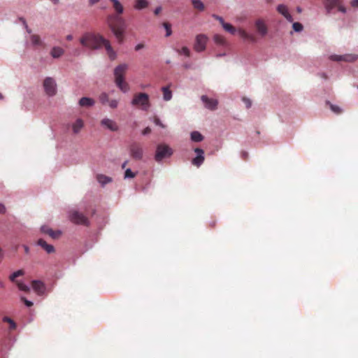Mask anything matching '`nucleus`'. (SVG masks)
I'll list each match as a JSON object with an SVG mask.
<instances>
[{
    "label": "nucleus",
    "mask_w": 358,
    "mask_h": 358,
    "mask_svg": "<svg viewBox=\"0 0 358 358\" xmlns=\"http://www.w3.org/2000/svg\"><path fill=\"white\" fill-rule=\"evenodd\" d=\"M127 69L128 66L126 64H122L114 70L115 84L123 92H127L129 90L128 83L124 81V75Z\"/></svg>",
    "instance_id": "3"
},
{
    "label": "nucleus",
    "mask_w": 358,
    "mask_h": 358,
    "mask_svg": "<svg viewBox=\"0 0 358 358\" xmlns=\"http://www.w3.org/2000/svg\"><path fill=\"white\" fill-rule=\"evenodd\" d=\"M66 38L68 41H71L73 38V36L71 34H69V35L66 36Z\"/></svg>",
    "instance_id": "54"
},
{
    "label": "nucleus",
    "mask_w": 358,
    "mask_h": 358,
    "mask_svg": "<svg viewBox=\"0 0 358 358\" xmlns=\"http://www.w3.org/2000/svg\"><path fill=\"white\" fill-rule=\"evenodd\" d=\"M191 139L194 142H201L203 137L199 131H193L191 133Z\"/></svg>",
    "instance_id": "27"
},
{
    "label": "nucleus",
    "mask_w": 358,
    "mask_h": 358,
    "mask_svg": "<svg viewBox=\"0 0 358 358\" xmlns=\"http://www.w3.org/2000/svg\"><path fill=\"white\" fill-rule=\"evenodd\" d=\"M241 155H242V157H243V159H246L248 158V152H246L245 151H243L241 152Z\"/></svg>",
    "instance_id": "52"
},
{
    "label": "nucleus",
    "mask_w": 358,
    "mask_h": 358,
    "mask_svg": "<svg viewBox=\"0 0 358 358\" xmlns=\"http://www.w3.org/2000/svg\"><path fill=\"white\" fill-rule=\"evenodd\" d=\"M21 300L24 303V304L27 306V307H31L33 306V303L30 301H28L26 298L24 297H22L21 298Z\"/></svg>",
    "instance_id": "42"
},
{
    "label": "nucleus",
    "mask_w": 358,
    "mask_h": 358,
    "mask_svg": "<svg viewBox=\"0 0 358 358\" xmlns=\"http://www.w3.org/2000/svg\"><path fill=\"white\" fill-rule=\"evenodd\" d=\"M163 26L165 28L166 31V36H171L172 34L171 24L169 22H164Z\"/></svg>",
    "instance_id": "38"
},
{
    "label": "nucleus",
    "mask_w": 358,
    "mask_h": 358,
    "mask_svg": "<svg viewBox=\"0 0 358 358\" xmlns=\"http://www.w3.org/2000/svg\"><path fill=\"white\" fill-rule=\"evenodd\" d=\"M97 180L99 183L105 185L111 182V178L104 175H98Z\"/></svg>",
    "instance_id": "29"
},
{
    "label": "nucleus",
    "mask_w": 358,
    "mask_h": 358,
    "mask_svg": "<svg viewBox=\"0 0 358 358\" xmlns=\"http://www.w3.org/2000/svg\"><path fill=\"white\" fill-rule=\"evenodd\" d=\"M327 104H329L331 110L334 113H336L337 115L341 114L343 111L342 109L339 106H338L336 105H334V104L331 103L329 101H327Z\"/></svg>",
    "instance_id": "32"
},
{
    "label": "nucleus",
    "mask_w": 358,
    "mask_h": 358,
    "mask_svg": "<svg viewBox=\"0 0 358 358\" xmlns=\"http://www.w3.org/2000/svg\"><path fill=\"white\" fill-rule=\"evenodd\" d=\"M31 41L34 45H40L42 44L40 36L36 34H34L31 36Z\"/></svg>",
    "instance_id": "33"
},
{
    "label": "nucleus",
    "mask_w": 358,
    "mask_h": 358,
    "mask_svg": "<svg viewBox=\"0 0 358 358\" xmlns=\"http://www.w3.org/2000/svg\"><path fill=\"white\" fill-rule=\"evenodd\" d=\"M127 161L124 162L122 164V169H124V168H125V166H126V165H127Z\"/></svg>",
    "instance_id": "55"
},
{
    "label": "nucleus",
    "mask_w": 358,
    "mask_h": 358,
    "mask_svg": "<svg viewBox=\"0 0 358 358\" xmlns=\"http://www.w3.org/2000/svg\"><path fill=\"white\" fill-rule=\"evenodd\" d=\"M80 42L83 46L92 50L104 46L111 60L116 57L115 52L113 50L110 42L100 35L86 33L80 38Z\"/></svg>",
    "instance_id": "2"
},
{
    "label": "nucleus",
    "mask_w": 358,
    "mask_h": 358,
    "mask_svg": "<svg viewBox=\"0 0 358 358\" xmlns=\"http://www.w3.org/2000/svg\"><path fill=\"white\" fill-rule=\"evenodd\" d=\"M101 124L112 131H117L119 129L117 123L109 118L103 119L101 121Z\"/></svg>",
    "instance_id": "17"
},
{
    "label": "nucleus",
    "mask_w": 358,
    "mask_h": 358,
    "mask_svg": "<svg viewBox=\"0 0 358 358\" xmlns=\"http://www.w3.org/2000/svg\"><path fill=\"white\" fill-rule=\"evenodd\" d=\"M24 248L25 252H26V253H28V252H29V248H28L27 246H26V245H25V246H24Z\"/></svg>",
    "instance_id": "57"
},
{
    "label": "nucleus",
    "mask_w": 358,
    "mask_h": 358,
    "mask_svg": "<svg viewBox=\"0 0 358 358\" xmlns=\"http://www.w3.org/2000/svg\"><path fill=\"white\" fill-rule=\"evenodd\" d=\"M136 173H134L130 169H127L124 172L125 178H134Z\"/></svg>",
    "instance_id": "37"
},
{
    "label": "nucleus",
    "mask_w": 358,
    "mask_h": 358,
    "mask_svg": "<svg viewBox=\"0 0 358 358\" xmlns=\"http://www.w3.org/2000/svg\"><path fill=\"white\" fill-rule=\"evenodd\" d=\"M162 11V8L159 6V7H157L155 8L154 13L155 15H158L159 14V13Z\"/></svg>",
    "instance_id": "51"
},
{
    "label": "nucleus",
    "mask_w": 358,
    "mask_h": 358,
    "mask_svg": "<svg viewBox=\"0 0 358 358\" xmlns=\"http://www.w3.org/2000/svg\"><path fill=\"white\" fill-rule=\"evenodd\" d=\"M213 17L215 20H218L222 25L224 24V21L222 17L216 15H213Z\"/></svg>",
    "instance_id": "44"
},
{
    "label": "nucleus",
    "mask_w": 358,
    "mask_h": 358,
    "mask_svg": "<svg viewBox=\"0 0 358 358\" xmlns=\"http://www.w3.org/2000/svg\"><path fill=\"white\" fill-rule=\"evenodd\" d=\"M95 103V101L89 97H83L79 100V105L81 107H91Z\"/></svg>",
    "instance_id": "21"
},
{
    "label": "nucleus",
    "mask_w": 358,
    "mask_h": 358,
    "mask_svg": "<svg viewBox=\"0 0 358 358\" xmlns=\"http://www.w3.org/2000/svg\"><path fill=\"white\" fill-rule=\"evenodd\" d=\"M3 95L0 93V99H3Z\"/></svg>",
    "instance_id": "60"
},
{
    "label": "nucleus",
    "mask_w": 358,
    "mask_h": 358,
    "mask_svg": "<svg viewBox=\"0 0 358 358\" xmlns=\"http://www.w3.org/2000/svg\"><path fill=\"white\" fill-rule=\"evenodd\" d=\"M330 59L336 62H353L356 61L358 58V55L354 54H346L344 55H333L330 56Z\"/></svg>",
    "instance_id": "11"
},
{
    "label": "nucleus",
    "mask_w": 358,
    "mask_h": 358,
    "mask_svg": "<svg viewBox=\"0 0 358 358\" xmlns=\"http://www.w3.org/2000/svg\"><path fill=\"white\" fill-rule=\"evenodd\" d=\"M357 88H358V85H357Z\"/></svg>",
    "instance_id": "61"
},
{
    "label": "nucleus",
    "mask_w": 358,
    "mask_h": 358,
    "mask_svg": "<svg viewBox=\"0 0 358 358\" xmlns=\"http://www.w3.org/2000/svg\"><path fill=\"white\" fill-rule=\"evenodd\" d=\"M53 3L57 4L59 3V0H50Z\"/></svg>",
    "instance_id": "56"
},
{
    "label": "nucleus",
    "mask_w": 358,
    "mask_h": 358,
    "mask_svg": "<svg viewBox=\"0 0 358 358\" xmlns=\"http://www.w3.org/2000/svg\"><path fill=\"white\" fill-rule=\"evenodd\" d=\"M322 77L324 79H327V76L325 74V73H322Z\"/></svg>",
    "instance_id": "58"
},
{
    "label": "nucleus",
    "mask_w": 358,
    "mask_h": 358,
    "mask_svg": "<svg viewBox=\"0 0 358 358\" xmlns=\"http://www.w3.org/2000/svg\"><path fill=\"white\" fill-rule=\"evenodd\" d=\"M84 126V122L82 119H77L76 121L73 124L72 129L74 134H78L80 131Z\"/></svg>",
    "instance_id": "22"
},
{
    "label": "nucleus",
    "mask_w": 358,
    "mask_h": 358,
    "mask_svg": "<svg viewBox=\"0 0 358 358\" xmlns=\"http://www.w3.org/2000/svg\"><path fill=\"white\" fill-rule=\"evenodd\" d=\"M208 37L205 34H199L196 36L194 49L200 52L206 50Z\"/></svg>",
    "instance_id": "9"
},
{
    "label": "nucleus",
    "mask_w": 358,
    "mask_h": 358,
    "mask_svg": "<svg viewBox=\"0 0 358 358\" xmlns=\"http://www.w3.org/2000/svg\"><path fill=\"white\" fill-rule=\"evenodd\" d=\"M222 27L226 31H227L231 34H235V33L236 31L235 27L234 26H232L231 24L224 22V24H222Z\"/></svg>",
    "instance_id": "31"
},
{
    "label": "nucleus",
    "mask_w": 358,
    "mask_h": 358,
    "mask_svg": "<svg viewBox=\"0 0 358 358\" xmlns=\"http://www.w3.org/2000/svg\"><path fill=\"white\" fill-rule=\"evenodd\" d=\"M154 122L156 125L159 126L162 128H165V125L161 122V120L157 117H155Z\"/></svg>",
    "instance_id": "40"
},
{
    "label": "nucleus",
    "mask_w": 358,
    "mask_h": 358,
    "mask_svg": "<svg viewBox=\"0 0 358 358\" xmlns=\"http://www.w3.org/2000/svg\"><path fill=\"white\" fill-rule=\"evenodd\" d=\"M193 8L199 12L205 10L206 7L204 3L201 0H190Z\"/></svg>",
    "instance_id": "23"
},
{
    "label": "nucleus",
    "mask_w": 358,
    "mask_h": 358,
    "mask_svg": "<svg viewBox=\"0 0 358 358\" xmlns=\"http://www.w3.org/2000/svg\"><path fill=\"white\" fill-rule=\"evenodd\" d=\"M239 35L244 39H246L248 38V34L243 29H239L238 30Z\"/></svg>",
    "instance_id": "41"
},
{
    "label": "nucleus",
    "mask_w": 358,
    "mask_h": 358,
    "mask_svg": "<svg viewBox=\"0 0 358 358\" xmlns=\"http://www.w3.org/2000/svg\"><path fill=\"white\" fill-rule=\"evenodd\" d=\"M247 40H249L252 42H255L256 41V38L255 36L252 35V34H248V38H246Z\"/></svg>",
    "instance_id": "47"
},
{
    "label": "nucleus",
    "mask_w": 358,
    "mask_h": 358,
    "mask_svg": "<svg viewBox=\"0 0 358 358\" xmlns=\"http://www.w3.org/2000/svg\"><path fill=\"white\" fill-rule=\"evenodd\" d=\"M342 0H325V6L328 13H330L333 8H337L338 10L345 13L346 8L341 4Z\"/></svg>",
    "instance_id": "10"
},
{
    "label": "nucleus",
    "mask_w": 358,
    "mask_h": 358,
    "mask_svg": "<svg viewBox=\"0 0 358 358\" xmlns=\"http://www.w3.org/2000/svg\"><path fill=\"white\" fill-rule=\"evenodd\" d=\"M3 321L5 322H8V324H10V330L15 329L17 326H16L15 322L12 319H10L8 317H4L3 318Z\"/></svg>",
    "instance_id": "35"
},
{
    "label": "nucleus",
    "mask_w": 358,
    "mask_h": 358,
    "mask_svg": "<svg viewBox=\"0 0 358 358\" xmlns=\"http://www.w3.org/2000/svg\"><path fill=\"white\" fill-rule=\"evenodd\" d=\"M43 87L48 96H53L57 92V85L55 80L48 77L43 81Z\"/></svg>",
    "instance_id": "7"
},
{
    "label": "nucleus",
    "mask_w": 358,
    "mask_h": 358,
    "mask_svg": "<svg viewBox=\"0 0 358 358\" xmlns=\"http://www.w3.org/2000/svg\"><path fill=\"white\" fill-rule=\"evenodd\" d=\"M31 287L34 292L38 295H43L45 292V285L41 280H33L31 282Z\"/></svg>",
    "instance_id": "15"
},
{
    "label": "nucleus",
    "mask_w": 358,
    "mask_h": 358,
    "mask_svg": "<svg viewBox=\"0 0 358 358\" xmlns=\"http://www.w3.org/2000/svg\"><path fill=\"white\" fill-rule=\"evenodd\" d=\"M151 132V129L149 127H147L142 131L143 135H147Z\"/></svg>",
    "instance_id": "46"
},
{
    "label": "nucleus",
    "mask_w": 358,
    "mask_h": 358,
    "mask_svg": "<svg viewBox=\"0 0 358 358\" xmlns=\"http://www.w3.org/2000/svg\"><path fill=\"white\" fill-rule=\"evenodd\" d=\"M350 3L352 7H358V0H352Z\"/></svg>",
    "instance_id": "50"
},
{
    "label": "nucleus",
    "mask_w": 358,
    "mask_h": 358,
    "mask_svg": "<svg viewBox=\"0 0 358 358\" xmlns=\"http://www.w3.org/2000/svg\"><path fill=\"white\" fill-rule=\"evenodd\" d=\"M6 213V208L4 205L0 203V214H4Z\"/></svg>",
    "instance_id": "49"
},
{
    "label": "nucleus",
    "mask_w": 358,
    "mask_h": 358,
    "mask_svg": "<svg viewBox=\"0 0 358 358\" xmlns=\"http://www.w3.org/2000/svg\"><path fill=\"white\" fill-rule=\"evenodd\" d=\"M148 4L149 3L148 0H136L134 8L136 10H142L147 8Z\"/></svg>",
    "instance_id": "25"
},
{
    "label": "nucleus",
    "mask_w": 358,
    "mask_h": 358,
    "mask_svg": "<svg viewBox=\"0 0 358 358\" xmlns=\"http://www.w3.org/2000/svg\"><path fill=\"white\" fill-rule=\"evenodd\" d=\"M113 3V7L116 14L109 15L107 17V24L120 43L123 41L125 29V22L120 16L123 13V6L118 0H109Z\"/></svg>",
    "instance_id": "1"
},
{
    "label": "nucleus",
    "mask_w": 358,
    "mask_h": 358,
    "mask_svg": "<svg viewBox=\"0 0 358 358\" xmlns=\"http://www.w3.org/2000/svg\"><path fill=\"white\" fill-rule=\"evenodd\" d=\"M100 0H89V2H90V5H93L94 3H96L99 1Z\"/></svg>",
    "instance_id": "53"
},
{
    "label": "nucleus",
    "mask_w": 358,
    "mask_h": 358,
    "mask_svg": "<svg viewBox=\"0 0 358 358\" xmlns=\"http://www.w3.org/2000/svg\"><path fill=\"white\" fill-rule=\"evenodd\" d=\"M4 287L3 282H0V287Z\"/></svg>",
    "instance_id": "59"
},
{
    "label": "nucleus",
    "mask_w": 358,
    "mask_h": 358,
    "mask_svg": "<svg viewBox=\"0 0 358 358\" xmlns=\"http://www.w3.org/2000/svg\"><path fill=\"white\" fill-rule=\"evenodd\" d=\"M41 229L43 234H48L54 239L58 238L61 235V231H53L52 229L47 226H43Z\"/></svg>",
    "instance_id": "19"
},
{
    "label": "nucleus",
    "mask_w": 358,
    "mask_h": 358,
    "mask_svg": "<svg viewBox=\"0 0 358 358\" xmlns=\"http://www.w3.org/2000/svg\"><path fill=\"white\" fill-rule=\"evenodd\" d=\"M24 274V272L23 270L20 269V270H18L15 272H14L13 273H12L10 276H9V279L10 281L13 282H17V280H16V278L17 277H20V276H22Z\"/></svg>",
    "instance_id": "28"
},
{
    "label": "nucleus",
    "mask_w": 358,
    "mask_h": 358,
    "mask_svg": "<svg viewBox=\"0 0 358 358\" xmlns=\"http://www.w3.org/2000/svg\"><path fill=\"white\" fill-rule=\"evenodd\" d=\"M201 99L203 102L206 108L210 110H215L217 109L218 105L217 99H210L206 95H202Z\"/></svg>",
    "instance_id": "13"
},
{
    "label": "nucleus",
    "mask_w": 358,
    "mask_h": 358,
    "mask_svg": "<svg viewBox=\"0 0 358 358\" xmlns=\"http://www.w3.org/2000/svg\"><path fill=\"white\" fill-rule=\"evenodd\" d=\"M292 27L295 31H301L303 29V26L299 22L293 23Z\"/></svg>",
    "instance_id": "39"
},
{
    "label": "nucleus",
    "mask_w": 358,
    "mask_h": 358,
    "mask_svg": "<svg viewBox=\"0 0 358 358\" xmlns=\"http://www.w3.org/2000/svg\"><path fill=\"white\" fill-rule=\"evenodd\" d=\"M69 217L71 222L76 224L88 226L90 224L88 218L82 213L76 210H72L69 212Z\"/></svg>",
    "instance_id": "6"
},
{
    "label": "nucleus",
    "mask_w": 358,
    "mask_h": 358,
    "mask_svg": "<svg viewBox=\"0 0 358 358\" xmlns=\"http://www.w3.org/2000/svg\"><path fill=\"white\" fill-rule=\"evenodd\" d=\"M20 20L22 22L23 24L24 25V27H25V28H26V29H27V31L28 33H29V34H30L31 31V29L28 27V25H27V22H26L25 20H24V19H23V18H20Z\"/></svg>",
    "instance_id": "45"
},
{
    "label": "nucleus",
    "mask_w": 358,
    "mask_h": 358,
    "mask_svg": "<svg viewBox=\"0 0 358 358\" xmlns=\"http://www.w3.org/2000/svg\"><path fill=\"white\" fill-rule=\"evenodd\" d=\"M173 150L168 145L165 143L159 144L156 148L155 159L159 162L163 159L169 157L173 155Z\"/></svg>",
    "instance_id": "4"
},
{
    "label": "nucleus",
    "mask_w": 358,
    "mask_h": 358,
    "mask_svg": "<svg viewBox=\"0 0 358 358\" xmlns=\"http://www.w3.org/2000/svg\"><path fill=\"white\" fill-rule=\"evenodd\" d=\"M163 92V98L165 101H169L171 100L172 97V93L171 91L169 90V87H163L162 89Z\"/></svg>",
    "instance_id": "26"
},
{
    "label": "nucleus",
    "mask_w": 358,
    "mask_h": 358,
    "mask_svg": "<svg viewBox=\"0 0 358 358\" xmlns=\"http://www.w3.org/2000/svg\"><path fill=\"white\" fill-rule=\"evenodd\" d=\"M64 53V50L60 47H54L51 50L50 55L53 58H59Z\"/></svg>",
    "instance_id": "24"
},
{
    "label": "nucleus",
    "mask_w": 358,
    "mask_h": 358,
    "mask_svg": "<svg viewBox=\"0 0 358 358\" xmlns=\"http://www.w3.org/2000/svg\"><path fill=\"white\" fill-rule=\"evenodd\" d=\"M255 25L257 32L261 36L264 37L267 34L268 27L263 20H257Z\"/></svg>",
    "instance_id": "16"
},
{
    "label": "nucleus",
    "mask_w": 358,
    "mask_h": 358,
    "mask_svg": "<svg viewBox=\"0 0 358 358\" xmlns=\"http://www.w3.org/2000/svg\"><path fill=\"white\" fill-rule=\"evenodd\" d=\"M213 39H214L215 43L218 45H223L226 43V40H225L224 37L222 35L215 34L214 36Z\"/></svg>",
    "instance_id": "30"
},
{
    "label": "nucleus",
    "mask_w": 358,
    "mask_h": 358,
    "mask_svg": "<svg viewBox=\"0 0 358 358\" xmlns=\"http://www.w3.org/2000/svg\"><path fill=\"white\" fill-rule=\"evenodd\" d=\"M131 157L135 159L140 160L143 158V150L139 143L134 142L129 146Z\"/></svg>",
    "instance_id": "8"
},
{
    "label": "nucleus",
    "mask_w": 358,
    "mask_h": 358,
    "mask_svg": "<svg viewBox=\"0 0 358 358\" xmlns=\"http://www.w3.org/2000/svg\"><path fill=\"white\" fill-rule=\"evenodd\" d=\"M99 100L103 105H108L111 108H116L118 105V101L116 99H110L108 94L106 92H102L99 96Z\"/></svg>",
    "instance_id": "12"
},
{
    "label": "nucleus",
    "mask_w": 358,
    "mask_h": 358,
    "mask_svg": "<svg viewBox=\"0 0 358 358\" xmlns=\"http://www.w3.org/2000/svg\"><path fill=\"white\" fill-rule=\"evenodd\" d=\"M194 152L196 153L197 155L196 157L192 159V163L193 165L199 167L203 164L205 159L204 151L201 148H196L194 149Z\"/></svg>",
    "instance_id": "14"
},
{
    "label": "nucleus",
    "mask_w": 358,
    "mask_h": 358,
    "mask_svg": "<svg viewBox=\"0 0 358 358\" xmlns=\"http://www.w3.org/2000/svg\"><path fill=\"white\" fill-rule=\"evenodd\" d=\"M277 10L278 11V13L282 14L287 19V21L290 22L293 21L292 16L288 12L287 7L285 5H278V6L277 7Z\"/></svg>",
    "instance_id": "18"
},
{
    "label": "nucleus",
    "mask_w": 358,
    "mask_h": 358,
    "mask_svg": "<svg viewBox=\"0 0 358 358\" xmlns=\"http://www.w3.org/2000/svg\"><path fill=\"white\" fill-rule=\"evenodd\" d=\"M38 245H40L47 253L50 254L55 252V248L53 245L48 244L45 241L39 239L37 242Z\"/></svg>",
    "instance_id": "20"
},
{
    "label": "nucleus",
    "mask_w": 358,
    "mask_h": 358,
    "mask_svg": "<svg viewBox=\"0 0 358 358\" xmlns=\"http://www.w3.org/2000/svg\"><path fill=\"white\" fill-rule=\"evenodd\" d=\"M243 101L245 103L246 108H250L252 103L249 99L244 97L243 98Z\"/></svg>",
    "instance_id": "43"
},
{
    "label": "nucleus",
    "mask_w": 358,
    "mask_h": 358,
    "mask_svg": "<svg viewBox=\"0 0 358 358\" xmlns=\"http://www.w3.org/2000/svg\"><path fill=\"white\" fill-rule=\"evenodd\" d=\"M143 48H144V44L143 43H138V45H136L135 50L136 51H138V50H140L141 49H142Z\"/></svg>",
    "instance_id": "48"
},
{
    "label": "nucleus",
    "mask_w": 358,
    "mask_h": 358,
    "mask_svg": "<svg viewBox=\"0 0 358 358\" xmlns=\"http://www.w3.org/2000/svg\"><path fill=\"white\" fill-rule=\"evenodd\" d=\"M131 104L141 106L143 110H147L150 106L149 96L145 93L136 94L131 101Z\"/></svg>",
    "instance_id": "5"
},
{
    "label": "nucleus",
    "mask_w": 358,
    "mask_h": 358,
    "mask_svg": "<svg viewBox=\"0 0 358 358\" xmlns=\"http://www.w3.org/2000/svg\"><path fill=\"white\" fill-rule=\"evenodd\" d=\"M176 51L179 55H184L188 57H190V50L187 47L184 46L181 49H177Z\"/></svg>",
    "instance_id": "34"
},
{
    "label": "nucleus",
    "mask_w": 358,
    "mask_h": 358,
    "mask_svg": "<svg viewBox=\"0 0 358 358\" xmlns=\"http://www.w3.org/2000/svg\"><path fill=\"white\" fill-rule=\"evenodd\" d=\"M15 284L17 285L19 289L21 291H24L25 292H29L30 290L29 287L27 285H26L25 284H24L21 282L17 281L15 282Z\"/></svg>",
    "instance_id": "36"
}]
</instances>
